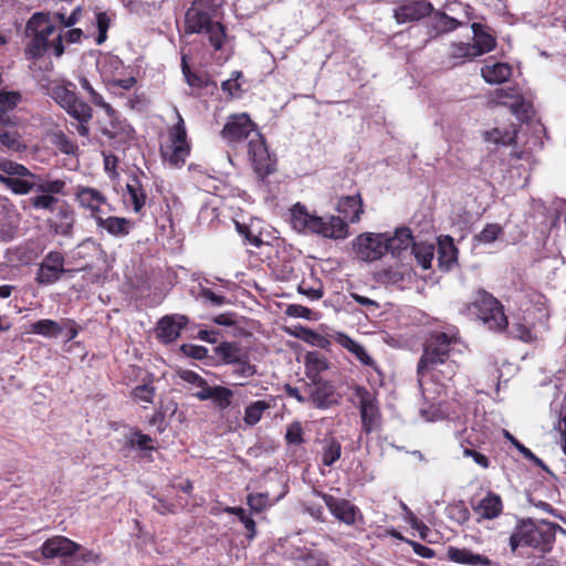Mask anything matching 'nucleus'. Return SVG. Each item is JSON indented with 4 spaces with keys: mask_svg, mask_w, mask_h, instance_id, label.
Segmentation results:
<instances>
[{
    "mask_svg": "<svg viewBox=\"0 0 566 566\" xmlns=\"http://www.w3.org/2000/svg\"><path fill=\"white\" fill-rule=\"evenodd\" d=\"M24 36L28 40L24 46V55L28 60H39L50 50L55 57L64 54L62 31L56 33L49 13H33L25 23Z\"/></svg>",
    "mask_w": 566,
    "mask_h": 566,
    "instance_id": "nucleus-1",
    "label": "nucleus"
},
{
    "mask_svg": "<svg viewBox=\"0 0 566 566\" xmlns=\"http://www.w3.org/2000/svg\"><path fill=\"white\" fill-rule=\"evenodd\" d=\"M565 533V530L556 523L541 521L538 524L531 520L522 521L510 536V547L515 552L520 546H527L541 553L552 549L556 532Z\"/></svg>",
    "mask_w": 566,
    "mask_h": 566,
    "instance_id": "nucleus-2",
    "label": "nucleus"
},
{
    "mask_svg": "<svg viewBox=\"0 0 566 566\" xmlns=\"http://www.w3.org/2000/svg\"><path fill=\"white\" fill-rule=\"evenodd\" d=\"M292 224L297 231H308L324 238L338 240L348 237V226L343 218L337 216L323 218L312 214L301 203H296L292 209Z\"/></svg>",
    "mask_w": 566,
    "mask_h": 566,
    "instance_id": "nucleus-3",
    "label": "nucleus"
},
{
    "mask_svg": "<svg viewBox=\"0 0 566 566\" xmlns=\"http://www.w3.org/2000/svg\"><path fill=\"white\" fill-rule=\"evenodd\" d=\"M467 311L482 321L491 331L502 332L509 326L503 305L484 290L475 294L474 300L467 305Z\"/></svg>",
    "mask_w": 566,
    "mask_h": 566,
    "instance_id": "nucleus-4",
    "label": "nucleus"
},
{
    "mask_svg": "<svg viewBox=\"0 0 566 566\" xmlns=\"http://www.w3.org/2000/svg\"><path fill=\"white\" fill-rule=\"evenodd\" d=\"M185 32L187 34L205 33L216 51L222 49L226 29L220 22H214L209 12L190 7L185 15Z\"/></svg>",
    "mask_w": 566,
    "mask_h": 566,
    "instance_id": "nucleus-5",
    "label": "nucleus"
},
{
    "mask_svg": "<svg viewBox=\"0 0 566 566\" xmlns=\"http://www.w3.org/2000/svg\"><path fill=\"white\" fill-rule=\"evenodd\" d=\"M457 333L432 332L423 344V352L418 361L417 374L423 369H434L438 361L449 358L451 344L458 343Z\"/></svg>",
    "mask_w": 566,
    "mask_h": 566,
    "instance_id": "nucleus-6",
    "label": "nucleus"
},
{
    "mask_svg": "<svg viewBox=\"0 0 566 566\" xmlns=\"http://www.w3.org/2000/svg\"><path fill=\"white\" fill-rule=\"evenodd\" d=\"M177 123L168 130L169 145L161 148L163 158L172 167H182L190 155L185 120L176 109Z\"/></svg>",
    "mask_w": 566,
    "mask_h": 566,
    "instance_id": "nucleus-7",
    "label": "nucleus"
},
{
    "mask_svg": "<svg viewBox=\"0 0 566 566\" xmlns=\"http://www.w3.org/2000/svg\"><path fill=\"white\" fill-rule=\"evenodd\" d=\"M385 233L365 232L359 234L352 243L353 250L361 261L373 262L387 253Z\"/></svg>",
    "mask_w": 566,
    "mask_h": 566,
    "instance_id": "nucleus-8",
    "label": "nucleus"
},
{
    "mask_svg": "<svg viewBox=\"0 0 566 566\" xmlns=\"http://www.w3.org/2000/svg\"><path fill=\"white\" fill-rule=\"evenodd\" d=\"M303 391L308 395V402L317 409H327L337 402L335 386L324 378L308 379Z\"/></svg>",
    "mask_w": 566,
    "mask_h": 566,
    "instance_id": "nucleus-9",
    "label": "nucleus"
},
{
    "mask_svg": "<svg viewBox=\"0 0 566 566\" xmlns=\"http://www.w3.org/2000/svg\"><path fill=\"white\" fill-rule=\"evenodd\" d=\"M355 396L359 402L363 430L370 433L380 428V412L375 396L365 387H356Z\"/></svg>",
    "mask_w": 566,
    "mask_h": 566,
    "instance_id": "nucleus-10",
    "label": "nucleus"
},
{
    "mask_svg": "<svg viewBox=\"0 0 566 566\" xmlns=\"http://www.w3.org/2000/svg\"><path fill=\"white\" fill-rule=\"evenodd\" d=\"M80 549L81 546L70 538L54 536L46 539L40 547V551L33 553V560L40 562L42 558L51 559L57 557L64 558L63 560L71 559Z\"/></svg>",
    "mask_w": 566,
    "mask_h": 566,
    "instance_id": "nucleus-11",
    "label": "nucleus"
},
{
    "mask_svg": "<svg viewBox=\"0 0 566 566\" xmlns=\"http://www.w3.org/2000/svg\"><path fill=\"white\" fill-rule=\"evenodd\" d=\"M66 271L64 268V255L59 251H50L39 265L35 273V282L40 285H52Z\"/></svg>",
    "mask_w": 566,
    "mask_h": 566,
    "instance_id": "nucleus-12",
    "label": "nucleus"
},
{
    "mask_svg": "<svg viewBox=\"0 0 566 566\" xmlns=\"http://www.w3.org/2000/svg\"><path fill=\"white\" fill-rule=\"evenodd\" d=\"M254 132L255 125L249 116L247 114H240L230 118L221 130V136L230 144H235L250 138L251 134Z\"/></svg>",
    "mask_w": 566,
    "mask_h": 566,
    "instance_id": "nucleus-13",
    "label": "nucleus"
},
{
    "mask_svg": "<svg viewBox=\"0 0 566 566\" xmlns=\"http://www.w3.org/2000/svg\"><path fill=\"white\" fill-rule=\"evenodd\" d=\"M249 155L259 175L268 176L274 171V163H270V156L264 139L258 132H254L253 136L249 139Z\"/></svg>",
    "mask_w": 566,
    "mask_h": 566,
    "instance_id": "nucleus-14",
    "label": "nucleus"
},
{
    "mask_svg": "<svg viewBox=\"0 0 566 566\" xmlns=\"http://www.w3.org/2000/svg\"><path fill=\"white\" fill-rule=\"evenodd\" d=\"M317 495L324 501L335 518L347 525L355 524L356 516L359 514L357 506L345 499H337L323 492H318Z\"/></svg>",
    "mask_w": 566,
    "mask_h": 566,
    "instance_id": "nucleus-15",
    "label": "nucleus"
},
{
    "mask_svg": "<svg viewBox=\"0 0 566 566\" xmlns=\"http://www.w3.org/2000/svg\"><path fill=\"white\" fill-rule=\"evenodd\" d=\"M433 11V7L429 1H407L394 9V18L397 23L403 24L418 21Z\"/></svg>",
    "mask_w": 566,
    "mask_h": 566,
    "instance_id": "nucleus-16",
    "label": "nucleus"
},
{
    "mask_svg": "<svg viewBox=\"0 0 566 566\" xmlns=\"http://www.w3.org/2000/svg\"><path fill=\"white\" fill-rule=\"evenodd\" d=\"M188 322V317L181 314L164 316L157 324L156 332L158 338L164 343L175 342L179 337L180 331L186 327Z\"/></svg>",
    "mask_w": 566,
    "mask_h": 566,
    "instance_id": "nucleus-17",
    "label": "nucleus"
},
{
    "mask_svg": "<svg viewBox=\"0 0 566 566\" xmlns=\"http://www.w3.org/2000/svg\"><path fill=\"white\" fill-rule=\"evenodd\" d=\"M433 367L434 369L428 368L423 369V374H417L420 386L424 378H429L438 384L451 380L458 371V365L454 360H450L449 358L438 361Z\"/></svg>",
    "mask_w": 566,
    "mask_h": 566,
    "instance_id": "nucleus-18",
    "label": "nucleus"
},
{
    "mask_svg": "<svg viewBox=\"0 0 566 566\" xmlns=\"http://www.w3.org/2000/svg\"><path fill=\"white\" fill-rule=\"evenodd\" d=\"M448 559L468 566H492V562L484 555L473 553L468 548L450 546L447 551Z\"/></svg>",
    "mask_w": 566,
    "mask_h": 566,
    "instance_id": "nucleus-19",
    "label": "nucleus"
},
{
    "mask_svg": "<svg viewBox=\"0 0 566 566\" xmlns=\"http://www.w3.org/2000/svg\"><path fill=\"white\" fill-rule=\"evenodd\" d=\"M386 241L387 253L390 252L394 256H398L409 247L413 248V243H416L411 230L407 227L397 229L392 237L386 234Z\"/></svg>",
    "mask_w": 566,
    "mask_h": 566,
    "instance_id": "nucleus-20",
    "label": "nucleus"
},
{
    "mask_svg": "<svg viewBox=\"0 0 566 566\" xmlns=\"http://www.w3.org/2000/svg\"><path fill=\"white\" fill-rule=\"evenodd\" d=\"M438 265L442 271H449L457 262L458 249L450 237L439 240L436 249Z\"/></svg>",
    "mask_w": 566,
    "mask_h": 566,
    "instance_id": "nucleus-21",
    "label": "nucleus"
},
{
    "mask_svg": "<svg viewBox=\"0 0 566 566\" xmlns=\"http://www.w3.org/2000/svg\"><path fill=\"white\" fill-rule=\"evenodd\" d=\"M473 510L482 518L493 520L502 513V500L500 495L490 492L476 505H473Z\"/></svg>",
    "mask_w": 566,
    "mask_h": 566,
    "instance_id": "nucleus-22",
    "label": "nucleus"
},
{
    "mask_svg": "<svg viewBox=\"0 0 566 566\" xmlns=\"http://www.w3.org/2000/svg\"><path fill=\"white\" fill-rule=\"evenodd\" d=\"M337 211L349 219L352 223L360 220L364 212L363 200L359 195L342 197L337 203Z\"/></svg>",
    "mask_w": 566,
    "mask_h": 566,
    "instance_id": "nucleus-23",
    "label": "nucleus"
},
{
    "mask_svg": "<svg viewBox=\"0 0 566 566\" xmlns=\"http://www.w3.org/2000/svg\"><path fill=\"white\" fill-rule=\"evenodd\" d=\"M56 219L57 220L51 224L54 233L67 238L72 237L75 221L73 210L67 205L60 206L56 213Z\"/></svg>",
    "mask_w": 566,
    "mask_h": 566,
    "instance_id": "nucleus-24",
    "label": "nucleus"
},
{
    "mask_svg": "<svg viewBox=\"0 0 566 566\" xmlns=\"http://www.w3.org/2000/svg\"><path fill=\"white\" fill-rule=\"evenodd\" d=\"M335 340L342 347L350 352L363 365L375 367L374 359L366 353L365 348L345 333H337Z\"/></svg>",
    "mask_w": 566,
    "mask_h": 566,
    "instance_id": "nucleus-25",
    "label": "nucleus"
},
{
    "mask_svg": "<svg viewBox=\"0 0 566 566\" xmlns=\"http://www.w3.org/2000/svg\"><path fill=\"white\" fill-rule=\"evenodd\" d=\"M471 29L474 35L471 45L474 48L476 57L491 52L495 48V39L483 30L482 24L472 23Z\"/></svg>",
    "mask_w": 566,
    "mask_h": 566,
    "instance_id": "nucleus-26",
    "label": "nucleus"
},
{
    "mask_svg": "<svg viewBox=\"0 0 566 566\" xmlns=\"http://www.w3.org/2000/svg\"><path fill=\"white\" fill-rule=\"evenodd\" d=\"M76 199L80 205L92 211V216H97L99 206L106 201L105 197L95 188L80 187L76 191Z\"/></svg>",
    "mask_w": 566,
    "mask_h": 566,
    "instance_id": "nucleus-27",
    "label": "nucleus"
},
{
    "mask_svg": "<svg viewBox=\"0 0 566 566\" xmlns=\"http://www.w3.org/2000/svg\"><path fill=\"white\" fill-rule=\"evenodd\" d=\"M21 98L19 92H0V125L11 126L15 124L8 113L18 106Z\"/></svg>",
    "mask_w": 566,
    "mask_h": 566,
    "instance_id": "nucleus-28",
    "label": "nucleus"
},
{
    "mask_svg": "<svg viewBox=\"0 0 566 566\" xmlns=\"http://www.w3.org/2000/svg\"><path fill=\"white\" fill-rule=\"evenodd\" d=\"M481 75L489 84H501L512 75V69L507 63L497 62L492 65H484Z\"/></svg>",
    "mask_w": 566,
    "mask_h": 566,
    "instance_id": "nucleus-29",
    "label": "nucleus"
},
{
    "mask_svg": "<svg viewBox=\"0 0 566 566\" xmlns=\"http://www.w3.org/2000/svg\"><path fill=\"white\" fill-rule=\"evenodd\" d=\"M99 228L105 229L109 234L116 237H125L129 233V220L119 217L94 216Z\"/></svg>",
    "mask_w": 566,
    "mask_h": 566,
    "instance_id": "nucleus-30",
    "label": "nucleus"
},
{
    "mask_svg": "<svg viewBox=\"0 0 566 566\" xmlns=\"http://www.w3.org/2000/svg\"><path fill=\"white\" fill-rule=\"evenodd\" d=\"M319 454L324 467H333L342 457L340 442L334 437L324 439Z\"/></svg>",
    "mask_w": 566,
    "mask_h": 566,
    "instance_id": "nucleus-31",
    "label": "nucleus"
},
{
    "mask_svg": "<svg viewBox=\"0 0 566 566\" xmlns=\"http://www.w3.org/2000/svg\"><path fill=\"white\" fill-rule=\"evenodd\" d=\"M328 368L326 358L317 353L310 352L305 356V375L307 379L323 378L321 373Z\"/></svg>",
    "mask_w": 566,
    "mask_h": 566,
    "instance_id": "nucleus-32",
    "label": "nucleus"
},
{
    "mask_svg": "<svg viewBox=\"0 0 566 566\" xmlns=\"http://www.w3.org/2000/svg\"><path fill=\"white\" fill-rule=\"evenodd\" d=\"M62 331L63 327L57 322L49 318L36 321L29 328L30 333L49 338L57 337Z\"/></svg>",
    "mask_w": 566,
    "mask_h": 566,
    "instance_id": "nucleus-33",
    "label": "nucleus"
},
{
    "mask_svg": "<svg viewBox=\"0 0 566 566\" xmlns=\"http://www.w3.org/2000/svg\"><path fill=\"white\" fill-rule=\"evenodd\" d=\"M412 253L418 264L428 270L431 268L436 254V247L432 243H413Z\"/></svg>",
    "mask_w": 566,
    "mask_h": 566,
    "instance_id": "nucleus-34",
    "label": "nucleus"
},
{
    "mask_svg": "<svg viewBox=\"0 0 566 566\" xmlns=\"http://www.w3.org/2000/svg\"><path fill=\"white\" fill-rule=\"evenodd\" d=\"M0 182L6 185L17 195H25L35 190V179H22V177H6L0 174Z\"/></svg>",
    "mask_w": 566,
    "mask_h": 566,
    "instance_id": "nucleus-35",
    "label": "nucleus"
},
{
    "mask_svg": "<svg viewBox=\"0 0 566 566\" xmlns=\"http://www.w3.org/2000/svg\"><path fill=\"white\" fill-rule=\"evenodd\" d=\"M270 408L271 405L264 400L251 402L244 410L243 421L248 426H255L261 420L263 412Z\"/></svg>",
    "mask_w": 566,
    "mask_h": 566,
    "instance_id": "nucleus-36",
    "label": "nucleus"
},
{
    "mask_svg": "<svg viewBox=\"0 0 566 566\" xmlns=\"http://www.w3.org/2000/svg\"><path fill=\"white\" fill-rule=\"evenodd\" d=\"M213 350L223 363L229 365L241 356V349L235 343L222 342Z\"/></svg>",
    "mask_w": 566,
    "mask_h": 566,
    "instance_id": "nucleus-37",
    "label": "nucleus"
},
{
    "mask_svg": "<svg viewBox=\"0 0 566 566\" xmlns=\"http://www.w3.org/2000/svg\"><path fill=\"white\" fill-rule=\"evenodd\" d=\"M27 149V145L21 139V136L17 133H3L0 134V150H8L11 153H20Z\"/></svg>",
    "mask_w": 566,
    "mask_h": 566,
    "instance_id": "nucleus-38",
    "label": "nucleus"
},
{
    "mask_svg": "<svg viewBox=\"0 0 566 566\" xmlns=\"http://www.w3.org/2000/svg\"><path fill=\"white\" fill-rule=\"evenodd\" d=\"M433 20H434L433 28L437 31V33L451 32L462 24V22H460L455 18H452L441 11H437L434 13Z\"/></svg>",
    "mask_w": 566,
    "mask_h": 566,
    "instance_id": "nucleus-39",
    "label": "nucleus"
},
{
    "mask_svg": "<svg viewBox=\"0 0 566 566\" xmlns=\"http://www.w3.org/2000/svg\"><path fill=\"white\" fill-rule=\"evenodd\" d=\"M153 439L150 436L143 433L139 430H133L129 436H127V446L130 448H137L142 451H153L155 447L153 446Z\"/></svg>",
    "mask_w": 566,
    "mask_h": 566,
    "instance_id": "nucleus-40",
    "label": "nucleus"
},
{
    "mask_svg": "<svg viewBox=\"0 0 566 566\" xmlns=\"http://www.w3.org/2000/svg\"><path fill=\"white\" fill-rule=\"evenodd\" d=\"M80 85L84 91L88 93L91 101L96 106L104 108L109 117H113L115 115L116 112L113 109V107L109 104H107L104 101L103 96L93 88L92 84L86 77H80Z\"/></svg>",
    "mask_w": 566,
    "mask_h": 566,
    "instance_id": "nucleus-41",
    "label": "nucleus"
},
{
    "mask_svg": "<svg viewBox=\"0 0 566 566\" xmlns=\"http://www.w3.org/2000/svg\"><path fill=\"white\" fill-rule=\"evenodd\" d=\"M65 111L77 122H90L93 115L92 107L80 98Z\"/></svg>",
    "mask_w": 566,
    "mask_h": 566,
    "instance_id": "nucleus-42",
    "label": "nucleus"
},
{
    "mask_svg": "<svg viewBox=\"0 0 566 566\" xmlns=\"http://www.w3.org/2000/svg\"><path fill=\"white\" fill-rule=\"evenodd\" d=\"M51 95L54 101L64 109H67L78 98V96L66 86H55L52 90Z\"/></svg>",
    "mask_w": 566,
    "mask_h": 566,
    "instance_id": "nucleus-43",
    "label": "nucleus"
},
{
    "mask_svg": "<svg viewBox=\"0 0 566 566\" xmlns=\"http://www.w3.org/2000/svg\"><path fill=\"white\" fill-rule=\"evenodd\" d=\"M52 144L65 155H75L78 147L72 142L62 130L55 132L52 135Z\"/></svg>",
    "mask_w": 566,
    "mask_h": 566,
    "instance_id": "nucleus-44",
    "label": "nucleus"
},
{
    "mask_svg": "<svg viewBox=\"0 0 566 566\" xmlns=\"http://www.w3.org/2000/svg\"><path fill=\"white\" fill-rule=\"evenodd\" d=\"M35 259L33 249L28 245L17 247L8 252V260L20 264H29Z\"/></svg>",
    "mask_w": 566,
    "mask_h": 566,
    "instance_id": "nucleus-45",
    "label": "nucleus"
},
{
    "mask_svg": "<svg viewBox=\"0 0 566 566\" xmlns=\"http://www.w3.org/2000/svg\"><path fill=\"white\" fill-rule=\"evenodd\" d=\"M0 170L7 174V177H30L32 179L36 178V176L30 172L23 165L13 163L11 160H0Z\"/></svg>",
    "mask_w": 566,
    "mask_h": 566,
    "instance_id": "nucleus-46",
    "label": "nucleus"
},
{
    "mask_svg": "<svg viewBox=\"0 0 566 566\" xmlns=\"http://www.w3.org/2000/svg\"><path fill=\"white\" fill-rule=\"evenodd\" d=\"M231 373L238 378L247 379L256 374V367L255 365L250 364L248 359L240 356L231 364Z\"/></svg>",
    "mask_w": 566,
    "mask_h": 566,
    "instance_id": "nucleus-47",
    "label": "nucleus"
},
{
    "mask_svg": "<svg viewBox=\"0 0 566 566\" xmlns=\"http://www.w3.org/2000/svg\"><path fill=\"white\" fill-rule=\"evenodd\" d=\"M181 71L189 86L202 88L207 85V81L203 76L191 71L187 62V55L185 54L181 56Z\"/></svg>",
    "mask_w": 566,
    "mask_h": 566,
    "instance_id": "nucleus-48",
    "label": "nucleus"
},
{
    "mask_svg": "<svg viewBox=\"0 0 566 566\" xmlns=\"http://www.w3.org/2000/svg\"><path fill=\"white\" fill-rule=\"evenodd\" d=\"M450 57L452 60H461V61L469 60V61H471V60L475 59L476 55L474 53V48L471 45V43L460 42V43H453L451 45Z\"/></svg>",
    "mask_w": 566,
    "mask_h": 566,
    "instance_id": "nucleus-49",
    "label": "nucleus"
},
{
    "mask_svg": "<svg viewBox=\"0 0 566 566\" xmlns=\"http://www.w3.org/2000/svg\"><path fill=\"white\" fill-rule=\"evenodd\" d=\"M126 188L133 202L134 211L139 212L145 205V191L142 189L137 179H134V184H128Z\"/></svg>",
    "mask_w": 566,
    "mask_h": 566,
    "instance_id": "nucleus-50",
    "label": "nucleus"
},
{
    "mask_svg": "<svg viewBox=\"0 0 566 566\" xmlns=\"http://www.w3.org/2000/svg\"><path fill=\"white\" fill-rule=\"evenodd\" d=\"M65 187V182L63 180H46L42 181L38 177L35 178V191L46 193V195H59L62 193Z\"/></svg>",
    "mask_w": 566,
    "mask_h": 566,
    "instance_id": "nucleus-51",
    "label": "nucleus"
},
{
    "mask_svg": "<svg viewBox=\"0 0 566 566\" xmlns=\"http://www.w3.org/2000/svg\"><path fill=\"white\" fill-rule=\"evenodd\" d=\"M448 516L459 524H464L470 518V511L462 501L450 504L447 507Z\"/></svg>",
    "mask_w": 566,
    "mask_h": 566,
    "instance_id": "nucleus-52",
    "label": "nucleus"
},
{
    "mask_svg": "<svg viewBox=\"0 0 566 566\" xmlns=\"http://www.w3.org/2000/svg\"><path fill=\"white\" fill-rule=\"evenodd\" d=\"M233 391L223 386H214L212 396L213 403L221 410L227 409L231 405Z\"/></svg>",
    "mask_w": 566,
    "mask_h": 566,
    "instance_id": "nucleus-53",
    "label": "nucleus"
},
{
    "mask_svg": "<svg viewBox=\"0 0 566 566\" xmlns=\"http://www.w3.org/2000/svg\"><path fill=\"white\" fill-rule=\"evenodd\" d=\"M237 231L244 238V242L255 248H260L263 244V240L259 234H255L251 226L245 223L235 222Z\"/></svg>",
    "mask_w": 566,
    "mask_h": 566,
    "instance_id": "nucleus-54",
    "label": "nucleus"
},
{
    "mask_svg": "<svg viewBox=\"0 0 566 566\" xmlns=\"http://www.w3.org/2000/svg\"><path fill=\"white\" fill-rule=\"evenodd\" d=\"M95 23L98 30V35L95 40L97 45L103 44L107 39V31L109 28L111 19L106 12H97L95 14Z\"/></svg>",
    "mask_w": 566,
    "mask_h": 566,
    "instance_id": "nucleus-55",
    "label": "nucleus"
},
{
    "mask_svg": "<svg viewBox=\"0 0 566 566\" xmlns=\"http://www.w3.org/2000/svg\"><path fill=\"white\" fill-rule=\"evenodd\" d=\"M226 512L233 514L239 517V520L244 524L247 531L249 532L248 537L252 538L255 535V522L247 515V512L243 507H227Z\"/></svg>",
    "mask_w": 566,
    "mask_h": 566,
    "instance_id": "nucleus-56",
    "label": "nucleus"
},
{
    "mask_svg": "<svg viewBox=\"0 0 566 566\" xmlns=\"http://www.w3.org/2000/svg\"><path fill=\"white\" fill-rule=\"evenodd\" d=\"M507 334L512 338L520 339L524 343H532L535 339L531 329L522 323H513L507 329Z\"/></svg>",
    "mask_w": 566,
    "mask_h": 566,
    "instance_id": "nucleus-57",
    "label": "nucleus"
},
{
    "mask_svg": "<svg viewBox=\"0 0 566 566\" xmlns=\"http://www.w3.org/2000/svg\"><path fill=\"white\" fill-rule=\"evenodd\" d=\"M502 233V228L497 223H489L485 228L475 235V240L481 243H492Z\"/></svg>",
    "mask_w": 566,
    "mask_h": 566,
    "instance_id": "nucleus-58",
    "label": "nucleus"
},
{
    "mask_svg": "<svg viewBox=\"0 0 566 566\" xmlns=\"http://www.w3.org/2000/svg\"><path fill=\"white\" fill-rule=\"evenodd\" d=\"M97 558L98 555L94 552L85 551L80 556L75 554L71 559L62 560V566H83L84 564L96 562Z\"/></svg>",
    "mask_w": 566,
    "mask_h": 566,
    "instance_id": "nucleus-59",
    "label": "nucleus"
},
{
    "mask_svg": "<svg viewBox=\"0 0 566 566\" xmlns=\"http://www.w3.org/2000/svg\"><path fill=\"white\" fill-rule=\"evenodd\" d=\"M247 502L253 512L260 513L269 505V495L266 493L249 494Z\"/></svg>",
    "mask_w": 566,
    "mask_h": 566,
    "instance_id": "nucleus-60",
    "label": "nucleus"
},
{
    "mask_svg": "<svg viewBox=\"0 0 566 566\" xmlns=\"http://www.w3.org/2000/svg\"><path fill=\"white\" fill-rule=\"evenodd\" d=\"M285 439L289 444H302L304 442L303 439V428L300 422L295 421L291 423L286 430Z\"/></svg>",
    "mask_w": 566,
    "mask_h": 566,
    "instance_id": "nucleus-61",
    "label": "nucleus"
},
{
    "mask_svg": "<svg viewBox=\"0 0 566 566\" xmlns=\"http://www.w3.org/2000/svg\"><path fill=\"white\" fill-rule=\"evenodd\" d=\"M180 350L188 357L202 360L208 358V349L200 345L184 344Z\"/></svg>",
    "mask_w": 566,
    "mask_h": 566,
    "instance_id": "nucleus-62",
    "label": "nucleus"
},
{
    "mask_svg": "<svg viewBox=\"0 0 566 566\" xmlns=\"http://www.w3.org/2000/svg\"><path fill=\"white\" fill-rule=\"evenodd\" d=\"M31 206L35 209L52 210L57 199L51 195L42 193L30 199Z\"/></svg>",
    "mask_w": 566,
    "mask_h": 566,
    "instance_id": "nucleus-63",
    "label": "nucleus"
},
{
    "mask_svg": "<svg viewBox=\"0 0 566 566\" xmlns=\"http://www.w3.org/2000/svg\"><path fill=\"white\" fill-rule=\"evenodd\" d=\"M155 395V388L150 385H140L134 388L133 396L136 400L150 403Z\"/></svg>",
    "mask_w": 566,
    "mask_h": 566,
    "instance_id": "nucleus-64",
    "label": "nucleus"
}]
</instances>
